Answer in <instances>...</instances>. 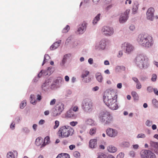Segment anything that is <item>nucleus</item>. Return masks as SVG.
<instances>
[{"label":"nucleus","instance_id":"f257e3e1","mask_svg":"<svg viewBox=\"0 0 158 158\" xmlns=\"http://www.w3.org/2000/svg\"><path fill=\"white\" fill-rule=\"evenodd\" d=\"M117 96L115 92L110 90L104 93L103 100L105 104L110 109L116 110L118 108L117 103Z\"/></svg>","mask_w":158,"mask_h":158},{"label":"nucleus","instance_id":"f03ea898","mask_svg":"<svg viewBox=\"0 0 158 158\" xmlns=\"http://www.w3.org/2000/svg\"><path fill=\"white\" fill-rule=\"evenodd\" d=\"M137 40L141 46L147 48L151 47L154 44L153 37L148 34L139 35Z\"/></svg>","mask_w":158,"mask_h":158},{"label":"nucleus","instance_id":"7ed1b4c3","mask_svg":"<svg viewBox=\"0 0 158 158\" xmlns=\"http://www.w3.org/2000/svg\"><path fill=\"white\" fill-rule=\"evenodd\" d=\"M73 128L68 126H62L60 127L58 131L57 134L60 138H67L72 135L74 133Z\"/></svg>","mask_w":158,"mask_h":158},{"label":"nucleus","instance_id":"20e7f679","mask_svg":"<svg viewBox=\"0 0 158 158\" xmlns=\"http://www.w3.org/2000/svg\"><path fill=\"white\" fill-rule=\"evenodd\" d=\"M148 59V58L142 55H138L135 59V62L140 68H143L147 65Z\"/></svg>","mask_w":158,"mask_h":158},{"label":"nucleus","instance_id":"39448f33","mask_svg":"<svg viewBox=\"0 0 158 158\" xmlns=\"http://www.w3.org/2000/svg\"><path fill=\"white\" fill-rule=\"evenodd\" d=\"M99 118L101 121L106 124L110 123L112 120V117L110 113L107 111L103 112Z\"/></svg>","mask_w":158,"mask_h":158},{"label":"nucleus","instance_id":"423d86ee","mask_svg":"<svg viewBox=\"0 0 158 158\" xmlns=\"http://www.w3.org/2000/svg\"><path fill=\"white\" fill-rule=\"evenodd\" d=\"M64 109V105L61 103H59L56 105L55 109L52 111V116L55 117L61 114Z\"/></svg>","mask_w":158,"mask_h":158},{"label":"nucleus","instance_id":"0eeeda50","mask_svg":"<svg viewBox=\"0 0 158 158\" xmlns=\"http://www.w3.org/2000/svg\"><path fill=\"white\" fill-rule=\"evenodd\" d=\"M93 103L89 99H85L82 102L81 106L83 110L85 111H87L91 109Z\"/></svg>","mask_w":158,"mask_h":158},{"label":"nucleus","instance_id":"6e6552de","mask_svg":"<svg viewBox=\"0 0 158 158\" xmlns=\"http://www.w3.org/2000/svg\"><path fill=\"white\" fill-rule=\"evenodd\" d=\"M140 154L141 158H156L155 154L149 150H142Z\"/></svg>","mask_w":158,"mask_h":158},{"label":"nucleus","instance_id":"1a4fd4ad","mask_svg":"<svg viewBox=\"0 0 158 158\" xmlns=\"http://www.w3.org/2000/svg\"><path fill=\"white\" fill-rule=\"evenodd\" d=\"M122 48L125 50L126 52L128 53L131 52L134 49V47L131 44L126 42L122 44Z\"/></svg>","mask_w":158,"mask_h":158},{"label":"nucleus","instance_id":"9d476101","mask_svg":"<svg viewBox=\"0 0 158 158\" xmlns=\"http://www.w3.org/2000/svg\"><path fill=\"white\" fill-rule=\"evenodd\" d=\"M107 135L111 137H114L117 135L118 132L116 129L110 128H107L106 130Z\"/></svg>","mask_w":158,"mask_h":158},{"label":"nucleus","instance_id":"9b49d317","mask_svg":"<svg viewBox=\"0 0 158 158\" xmlns=\"http://www.w3.org/2000/svg\"><path fill=\"white\" fill-rule=\"evenodd\" d=\"M102 32L106 35H111L114 33V30L111 27L104 26L102 29Z\"/></svg>","mask_w":158,"mask_h":158},{"label":"nucleus","instance_id":"f8f14e48","mask_svg":"<svg viewBox=\"0 0 158 158\" xmlns=\"http://www.w3.org/2000/svg\"><path fill=\"white\" fill-rule=\"evenodd\" d=\"M130 10H127L124 13L121 15L119 18V22L120 23H123L125 22L128 19V15L130 12Z\"/></svg>","mask_w":158,"mask_h":158},{"label":"nucleus","instance_id":"ddd939ff","mask_svg":"<svg viewBox=\"0 0 158 158\" xmlns=\"http://www.w3.org/2000/svg\"><path fill=\"white\" fill-rule=\"evenodd\" d=\"M154 11V9L153 8L150 7L148 8L146 13L147 18L148 19L152 20Z\"/></svg>","mask_w":158,"mask_h":158},{"label":"nucleus","instance_id":"4468645a","mask_svg":"<svg viewBox=\"0 0 158 158\" xmlns=\"http://www.w3.org/2000/svg\"><path fill=\"white\" fill-rule=\"evenodd\" d=\"M87 23L85 22L84 21L81 25H79L77 31L79 34H82L86 30Z\"/></svg>","mask_w":158,"mask_h":158},{"label":"nucleus","instance_id":"2eb2a0df","mask_svg":"<svg viewBox=\"0 0 158 158\" xmlns=\"http://www.w3.org/2000/svg\"><path fill=\"white\" fill-rule=\"evenodd\" d=\"M97 140L96 139H91L89 142V146L90 148H94L97 146Z\"/></svg>","mask_w":158,"mask_h":158},{"label":"nucleus","instance_id":"dca6fc26","mask_svg":"<svg viewBox=\"0 0 158 158\" xmlns=\"http://www.w3.org/2000/svg\"><path fill=\"white\" fill-rule=\"evenodd\" d=\"M95 77L99 82L102 83V82L103 78L100 73H97L95 74Z\"/></svg>","mask_w":158,"mask_h":158},{"label":"nucleus","instance_id":"f3484780","mask_svg":"<svg viewBox=\"0 0 158 158\" xmlns=\"http://www.w3.org/2000/svg\"><path fill=\"white\" fill-rule=\"evenodd\" d=\"M65 116L66 118H71L74 117V114L72 110H69L66 112L65 114Z\"/></svg>","mask_w":158,"mask_h":158},{"label":"nucleus","instance_id":"a211bd4d","mask_svg":"<svg viewBox=\"0 0 158 158\" xmlns=\"http://www.w3.org/2000/svg\"><path fill=\"white\" fill-rule=\"evenodd\" d=\"M61 43V40H59L58 42H56L54 43L50 47L51 50H53L57 48L60 45Z\"/></svg>","mask_w":158,"mask_h":158},{"label":"nucleus","instance_id":"6ab92c4d","mask_svg":"<svg viewBox=\"0 0 158 158\" xmlns=\"http://www.w3.org/2000/svg\"><path fill=\"white\" fill-rule=\"evenodd\" d=\"M48 83V82H47V81H46L45 83L43 84L41 86L42 89L44 91L47 90L49 87V84Z\"/></svg>","mask_w":158,"mask_h":158},{"label":"nucleus","instance_id":"aec40b11","mask_svg":"<svg viewBox=\"0 0 158 158\" xmlns=\"http://www.w3.org/2000/svg\"><path fill=\"white\" fill-rule=\"evenodd\" d=\"M50 142V137L49 136L46 137L44 139V142L42 144L43 147L46 144L49 143Z\"/></svg>","mask_w":158,"mask_h":158},{"label":"nucleus","instance_id":"412c9836","mask_svg":"<svg viewBox=\"0 0 158 158\" xmlns=\"http://www.w3.org/2000/svg\"><path fill=\"white\" fill-rule=\"evenodd\" d=\"M56 158H70V156L68 154L61 153L59 154Z\"/></svg>","mask_w":158,"mask_h":158},{"label":"nucleus","instance_id":"4be33fe9","mask_svg":"<svg viewBox=\"0 0 158 158\" xmlns=\"http://www.w3.org/2000/svg\"><path fill=\"white\" fill-rule=\"evenodd\" d=\"M108 150L110 152H115L117 150L116 148L112 146H110L108 147Z\"/></svg>","mask_w":158,"mask_h":158},{"label":"nucleus","instance_id":"5701e85b","mask_svg":"<svg viewBox=\"0 0 158 158\" xmlns=\"http://www.w3.org/2000/svg\"><path fill=\"white\" fill-rule=\"evenodd\" d=\"M43 139L41 137L37 138L35 141V143L37 146H39L43 142Z\"/></svg>","mask_w":158,"mask_h":158},{"label":"nucleus","instance_id":"b1692460","mask_svg":"<svg viewBox=\"0 0 158 158\" xmlns=\"http://www.w3.org/2000/svg\"><path fill=\"white\" fill-rule=\"evenodd\" d=\"M89 72L87 70H84L81 75V77L82 78L84 79L85 77H86L89 74Z\"/></svg>","mask_w":158,"mask_h":158},{"label":"nucleus","instance_id":"393cba45","mask_svg":"<svg viewBox=\"0 0 158 158\" xmlns=\"http://www.w3.org/2000/svg\"><path fill=\"white\" fill-rule=\"evenodd\" d=\"M150 144L152 147L155 148H158V143L151 141Z\"/></svg>","mask_w":158,"mask_h":158},{"label":"nucleus","instance_id":"a878e982","mask_svg":"<svg viewBox=\"0 0 158 158\" xmlns=\"http://www.w3.org/2000/svg\"><path fill=\"white\" fill-rule=\"evenodd\" d=\"M50 59V56L48 54H45L44 56V60L42 65H43L44 64L46 63L48 60Z\"/></svg>","mask_w":158,"mask_h":158},{"label":"nucleus","instance_id":"bb28decb","mask_svg":"<svg viewBox=\"0 0 158 158\" xmlns=\"http://www.w3.org/2000/svg\"><path fill=\"white\" fill-rule=\"evenodd\" d=\"M86 123L90 125H94V121L91 119H88L86 121Z\"/></svg>","mask_w":158,"mask_h":158},{"label":"nucleus","instance_id":"cd10ccee","mask_svg":"<svg viewBox=\"0 0 158 158\" xmlns=\"http://www.w3.org/2000/svg\"><path fill=\"white\" fill-rule=\"evenodd\" d=\"M99 47L100 48L103 49L106 46L105 42L104 40H102L100 42Z\"/></svg>","mask_w":158,"mask_h":158},{"label":"nucleus","instance_id":"c85d7f7f","mask_svg":"<svg viewBox=\"0 0 158 158\" xmlns=\"http://www.w3.org/2000/svg\"><path fill=\"white\" fill-rule=\"evenodd\" d=\"M100 15V14H99L94 19L93 22V23L94 24L96 23L99 20Z\"/></svg>","mask_w":158,"mask_h":158},{"label":"nucleus","instance_id":"c756f323","mask_svg":"<svg viewBox=\"0 0 158 158\" xmlns=\"http://www.w3.org/2000/svg\"><path fill=\"white\" fill-rule=\"evenodd\" d=\"M7 158H15V156L12 152H8L6 155Z\"/></svg>","mask_w":158,"mask_h":158},{"label":"nucleus","instance_id":"7c9ffc66","mask_svg":"<svg viewBox=\"0 0 158 158\" xmlns=\"http://www.w3.org/2000/svg\"><path fill=\"white\" fill-rule=\"evenodd\" d=\"M97 129L96 128H91L89 131V133L91 135H93L95 134L96 132Z\"/></svg>","mask_w":158,"mask_h":158},{"label":"nucleus","instance_id":"2f4dec72","mask_svg":"<svg viewBox=\"0 0 158 158\" xmlns=\"http://www.w3.org/2000/svg\"><path fill=\"white\" fill-rule=\"evenodd\" d=\"M131 94L132 96L134 97V99L138 100V94L135 91H132L131 92Z\"/></svg>","mask_w":158,"mask_h":158},{"label":"nucleus","instance_id":"473e14b6","mask_svg":"<svg viewBox=\"0 0 158 158\" xmlns=\"http://www.w3.org/2000/svg\"><path fill=\"white\" fill-rule=\"evenodd\" d=\"M26 101H22L20 104V107L21 109H23L26 105Z\"/></svg>","mask_w":158,"mask_h":158},{"label":"nucleus","instance_id":"72a5a7b5","mask_svg":"<svg viewBox=\"0 0 158 158\" xmlns=\"http://www.w3.org/2000/svg\"><path fill=\"white\" fill-rule=\"evenodd\" d=\"M70 29V27L68 25H67L66 27L64 28L62 30V32L64 33H66L68 32Z\"/></svg>","mask_w":158,"mask_h":158},{"label":"nucleus","instance_id":"f704fd0d","mask_svg":"<svg viewBox=\"0 0 158 158\" xmlns=\"http://www.w3.org/2000/svg\"><path fill=\"white\" fill-rule=\"evenodd\" d=\"M73 156L76 158H79L80 156V154L78 152L75 151L73 153Z\"/></svg>","mask_w":158,"mask_h":158},{"label":"nucleus","instance_id":"c9c22d12","mask_svg":"<svg viewBox=\"0 0 158 158\" xmlns=\"http://www.w3.org/2000/svg\"><path fill=\"white\" fill-rule=\"evenodd\" d=\"M55 125L53 127V129H55L57 128L60 124V122L58 120H56L55 122Z\"/></svg>","mask_w":158,"mask_h":158},{"label":"nucleus","instance_id":"e433bc0d","mask_svg":"<svg viewBox=\"0 0 158 158\" xmlns=\"http://www.w3.org/2000/svg\"><path fill=\"white\" fill-rule=\"evenodd\" d=\"M145 137H146L145 135L144 134H143V133H141V134H139L137 135V137L138 138H145Z\"/></svg>","mask_w":158,"mask_h":158},{"label":"nucleus","instance_id":"4c0bfd02","mask_svg":"<svg viewBox=\"0 0 158 158\" xmlns=\"http://www.w3.org/2000/svg\"><path fill=\"white\" fill-rule=\"evenodd\" d=\"M98 157L100 158H108V156L106 155L103 153H101L99 155Z\"/></svg>","mask_w":158,"mask_h":158},{"label":"nucleus","instance_id":"58836bf2","mask_svg":"<svg viewBox=\"0 0 158 158\" xmlns=\"http://www.w3.org/2000/svg\"><path fill=\"white\" fill-rule=\"evenodd\" d=\"M153 104L156 106H158V101L155 99L152 100Z\"/></svg>","mask_w":158,"mask_h":158},{"label":"nucleus","instance_id":"ea45409f","mask_svg":"<svg viewBox=\"0 0 158 158\" xmlns=\"http://www.w3.org/2000/svg\"><path fill=\"white\" fill-rule=\"evenodd\" d=\"M157 78V76L156 74H154L152 75V77L151 78V80L153 81H156Z\"/></svg>","mask_w":158,"mask_h":158},{"label":"nucleus","instance_id":"a19ab883","mask_svg":"<svg viewBox=\"0 0 158 158\" xmlns=\"http://www.w3.org/2000/svg\"><path fill=\"white\" fill-rule=\"evenodd\" d=\"M124 156V154L122 153L121 152L119 153L117 156V158H123Z\"/></svg>","mask_w":158,"mask_h":158},{"label":"nucleus","instance_id":"79ce46f5","mask_svg":"<svg viewBox=\"0 0 158 158\" xmlns=\"http://www.w3.org/2000/svg\"><path fill=\"white\" fill-rule=\"evenodd\" d=\"M56 102V99H53L50 101V105H53L55 104Z\"/></svg>","mask_w":158,"mask_h":158},{"label":"nucleus","instance_id":"37998d69","mask_svg":"<svg viewBox=\"0 0 158 158\" xmlns=\"http://www.w3.org/2000/svg\"><path fill=\"white\" fill-rule=\"evenodd\" d=\"M146 124L148 126H150L152 124V122L149 120H147L146 122Z\"/></svg>","mask_w":158,"mask_h":158},{"label":"nucleus","instance_id":"c03bdc74","mask_svg":"<svg viewBox=\"0 0 158 158\" xmlns=\"http://www.w3.org/2000/svg\"><path fill=\"white\" fill-rule=\"evenodd\" d=\"M78 123L77 122L75 121H72L70 123V124L72 126H75Z\"/></svg>","mask_w":158,"mask_h":158},{"label":"nucleus","instance_id":"a18cd8bd","mask_svg":"<svg viewBox=\"0 0 158 158\" xmlns=\"http://www.w3.org/2000/svg\"><path fill=\"white\" fill-rule=\"evenodd\" d=\"M136 88L137 89H139L142 87L141 85L139 82L136 83Z\"/></svg>","mask_w":158,"mask_h":158},{"label":"nucleus","instance_id":"49530a36","mask_svg":"<svg viewBox=\"0 0 158 158\" xmlns=\"http://www.w3.org/2000/svg\"><path fill=\"white\" fill-rule=\"evenodd\" d=\"M147 90L149 92H152L153 91V89L151 86H148L147 88Z\"/></svg>","mask_w":158,"mask_h":158},{"label":"nucleus","instance_id":"de8ad7c7","mask_svg":"<svg viewBox=\"0 0 158 158\" xmlns=\"http://www.w3.org/2000/svg\"><path fill=\"white\" fill-rule=\"evenodd\" d=\"M135 153L134 151H131L130 152L129 155L132 157H134L135 156Z\"/></svg>","mask_w":158,"mask_h":158},{"label":"nucleus","instance_id":"09e8293b","mask_svg":"<svg viewBox=\"0 0 158 158\" xmlns=\"http://www.w3.org/2000/svg\"><path fill=\"white\" fill-rule=\"evenodd\" d=\"M73 110L75 112L77 111L78 110V107L77 106H74L73 107Z\"/></svg>","mask_w":158,"mask_h":158},{"label":"nucleus","instance_id":"8fccbe9b","mask_svg":"<svg viewBox=\"0 0 158 158\" xmlns=\"http://www.w3.org/2000/svg\"><path fill=\"white\" fill-rule=\"evenodd\" d=\"M15 127V124L14 123H12L10 126V128L12 129H14Z\"/></svg>","mask_w":158,"mask_h":158},{"label":"nucleus","instance_id":"3c124183","mask_svg":"<svg viewBox=\"0 0 158 158\" xmlns=\"http://www.w3.org/2000/svg\"><path fill=\"white\" fill-rule=\"evenodd\" d=\"M88 62L91 64H92L93 63V60L92 58H90L88 59Z\"/></svg>","mask_w":158,"mask_h":158},{"label":"nucleus","instance_id":"603ef678","mask_svg":"<svg viewBox=\"0 0 158 158\" xmlns=\"http://www.w3.org/2000/svg\"><path fill=\"white\" fill-rule=\"evenodd\" d=\"M75 148V146L74 145H71L69 146V149L71 150H73Z\"/></svg>","mask_w":158,"mask_h":158},{"label":"nucleus","instance_id":"864d4df0","mask_svg":"<svg viewBox=\"0 0 158 158\" xmlns=\"http://www.w3.org/2000/svg\"><path fill=\"white\" fill-rule=\"evenodd\" d=\"M44 71L41 70L40 72L38 74V77L39 78H40L42 75L43 73L44 72Z\"/></svg>","mask_w":158,"mask_h":158},{"label":"nucleus","instance_id":"5fc2aeb1","mask_svg":"<svg viewBox=\"0 0 158 158\" xmlns=\"http://www.w3.org/2000/svg\"><path fill=\"white\" fill-rule=\"evenodd\" d=\"M129 29L133 31L135 29V27L134 25H131Z\"/></svg>","mask_w":158,"mask_h":158},{"label":"nucleus","instance_id":"6e6d98bb","mask_svg":"<svg viewBox=\"0 0 158 158\" xmlns=\"http://www.w3.org/2000/svg\"><path fill=\"white\" fill-rule=\"evenodd\" d=\"M132 80L136 83H138L139 82L138 79L135 77H133Z\"/></svg>","mask_w":158,"mask_h":158},{"label":"nucleus","instance_id":"4d7b16f0","mask_svg":"<svg viewBox=\"0 0 158 158\" xmlns=\"http://www.w3.org/2000/svg\"><path fill=\"white\" fill-rule=\"evenodd\" d=\"M153 91L154 93L156 95H158V90H157V89L154 88Z\"/></svg>","mask_w":158,"mask_h":158},{"label":"nucleus","instance_id":"13d9d810","mask_svg":"<svg viewBox=\"0 0 158 158\" xmlns=\"http://www.w3.org/2000/svg\"><path fill=\"white\" fill-rule=\"evenodd\" d=\"M30 102L31 103L33 104H35L36 102V101L35 100V99H31Z\"/></svg>","mask_w":158,"mask_h":158},{"label":"nucleus","instance_id":"bf43d9fd","mask_svg":"<svg viewBox=\"0 0 158 158\" xmlns=\"http://www.w3.org/2000/svg\"><path fill=\"white\" fill-rule=\"evenodd\" d=\"M30 102L31 103L33 104H35L36 102V101L35 100V99H31Z\"/></svg>","mask_w":158,"mask_h":158},{"label":"nucleus","instance_id":"052dcab7","mask_svg":"<svg viewBox=\"0 0 158 158\" xmlns=\"http://www.w3.org/2000/svg\"><path fill=\"white\" fill-rule=\"evenodd\" d=\"M123 55V52L121 51H120L119 52L118 54V57H120Z\"/></svg>","mask_w":158,"mask_h":158},{"label":"nucleus","instance_id":"680f3d73","mask_svg":"<svg viewBox=\"0 0 158 158\" xmlns=\"http://www.w3.org/2000/svg\"><path fill=\"white\" fill-rule=\"evenodd\" d=\"M117 87L118 89H121L122 87V84L121 83H119L117 85Z\"/></svg>","mask_w":158,"mask_h":158},{"label":"nucleus","instance_id":"e2e57ef3","mask_svg":"<svg viewBox=\"0 0 158 158\" xmlns=\"http://www.w3.org/2000/svg\"><path fill=\"white\" fill-rule=\"evenodd\" d=\"M42 99V97L41 95L38 94L37 95V99L39 101L40 100Z\"/></svg>","mask_w":158,"mask_h":158},{"label":"nucleus","instance_id":"0e129e2a","mask_svg":"<svg viewBox=\"0 0 158 158\" xmlns=\"http://www.w3.org/2000/svg\"><path fill=\"white\" fill-rule=\"evenodd\" d=\"M37 125L36 124H34L33 125V128L35 131H36L37 129Z\"/></svg>","mask_w":158,"mask_h":158},{"label":"nucleus","instance_id":"69168bd1","mask_svg":"<svg viewBox=\"0 0 158 158\" xmlns=\"http://www.w3.org/2000/svg\"><path fill=\"white\" fill-rule=\"evenodd\" d=\"M99 89V87L97 86H96L94 87L93 88V90L94 91H96L98 90Z\"/></svg>","mask_w":158,"mask_h":158},{"label":"nucleus","instance_id":"338daca9","mask_svg":"<svg viewBox=\"0 0 158 158\" xmlns=\"http://www.w3.org/2000/svg\"><path fill=\"white\" fill-rule=\"evenodd\" d=\"M65 80L66 81H68L69 80V77L68 76H66L64 77Z\"/></svg>","mask_w":158,"mask_h":158},{"label":"nucleus","instance_id":"774afa93","mask_svg":"<svg viewBox=\"0 0 158 158\" xmlns=\"http://www.w3.org/2000/svg\"><path fill=\"white\" fill-rule=\"evenodd\" d=\"M153 63L155 66L158 67V62L156 61H154L153 62Z\"/></svg>","mask_w":158,"mask_h":158}]
</instances>
